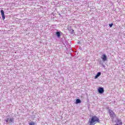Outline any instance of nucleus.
I'll use <instances>...</instances> for the list:
<instances>
[{
	"instance_id": "nucleus-4",
	"label": "nucleus",
	"mask_w": 125,
	"mask_h": 125,
	"mask_svg": "<svg viewBox=\"0 0 125 125\" xmlns=\"http://www.w3.org/2000/svg\"><path fill=\"white\" fill-rule=\"evenodd\" d=\"M1 14L3 20H4V19H5V16L4 15V11H3V10H1Z\"/></svg>"
},
{
	"instance_id": "nucleus-14",
	"label": "nucleus",
	"mask_w": 125,
	"mask_h": 125,
	"mask_svg": "<svg viewBox=\"0 0 125 125\" xmlns=\"http://www.w3.org/2000/svg\"><path fill=\"white\" fill-rule=\"evenodd\" d=\"M73 32H74V30H72Z\"/></svg>"
},
{
	"instance_id": "nucleus-3",
	"label": "nucleus",
	"mask_w": 125,
	"mask_h": 125,
	"mask_svg": "<svg viewBox=\"0 0 125 125\" xmlns=\"http://www.w3.org/2000/svg\"><path fill=\"white\" fill-rule=\"evenodd\" d=\"M98 91L99 93H103L104 92V88L99 87L98 88Z\"/></svg>"
},
{
	"instance_id": "nucleus-10",
	"label": "nucleus",
	"mask_w": 125,
	"mask_h": 125,
	"mask_svg": "<svg viewBox=\"0 0 125 125\" xmlns=\"http://www.w3.org/2000/svg\"><path fill=\"white\" fill-rule=\"evenodd\" d=\"M13 122V119L9 118V123H12Z\"/></svg>"
},
{
	"instance_id": "nucleus-6",
	"label": "nucleus",
	"mask_w": 125,
	"mask_h": 125,
	"mask_svg": "<svg viewBox=\"0 0 125 125\" xmlns=\"http://www.w3.org/2000/svg\"><path fill=\"white\" fill-rule=\"evenodd\" d=\"M117 123H118V125H123V122H122V120H118Z\"/></svg>"
},
{
	"instance_id": "nucleus-12",
	"label": "nucleus",
	"mask_w": 125,
	"mask_h": 125,
	"mask_svg": "<svg viewBox=\"0 0 125 125\" xmlns=\"http://www.w3.org/2000/svg\"><path fill=\"white\" fill-rule=\"evenodd\" d=\"M9 122V118H7L6 120V123H8Z\"/></svg>"
},
{
	"instance_id": "nucleus-13",
	"label": "nucleus",
	"mask_w": 125,
	"mask_h": 125,
	"mask_svg": "<svg viewBox=\"0 0 125 125\" xmlns=\"http://www.w3.org/2000/svg\"><path fill=\"white\" fill-rule=\"evenodd\" d=\"M113 23H112L111 24H109V26H110L111 27H112V26H113Z\"/></svg>"
},
{
	"instance_id": "nucleus-7",
	"label": "nucleus",
	"mask_w": 125,
	"mask_h": 125,
	"mask_svg": "<svg viewBox=\"0 0 125 125\" xmlns=\"http://www.w3.org/2000/svg\"><path fill=\"white\" fill-rule=\"evenodd\" d=\"M56 35H57L58 38H60V37H61V34H60V32H59L58 31H57L56 32Z\"/></svg>"
},
{
	"instance_id": "nucleus-9",
	"label": "nucleus",
	"mask_w": 125,
	"mask_h": 125,
	"mask_svg": "<svg viewBox=\"0 0 125 125\" xmlns=\"http://www.w3.org/2000/svg\"><path fill=\"white\" fill-rule=\"evenodd\" d=\"M81 100L77 99L76 100V104H79V103H81Z\"/></svg>"
},
{
	"instance_id": "nucleus-11",
	"label": "nucleus",
	"mask_w": 125,
	"mask_h": 125,
	"mask_svg": "<svg viewBox=\"0 0 125 125\" xmlns=\"http://www.w3.org/2000/svg\"><path fill=\"white\" fill-rule=\"evenodd\" d=\"M29 125H35V123L34 122H31L29 123Z\"/></svg>"
},
{
	"instance_id": "nucleus-5",
	"label": "nucleus",
	"mask_w": 125,
	"mask_h": 125,
	"mask_svg": "<svg viewBox=\"0 0 125 125\" xmlns=\"http://www.w3.org/2000/svg\"><path fill=\"white\" fill-rule=\"evenodd\" d=\"M101 58H102L103 61H106L107 60V56H106V55H105V54H104V55H103Z\"/></svg>"
},
{
	"instance_id": "nucleus-2",
	"label": "nucleus",
	"mask_w": 125,
	"mask_h": 125,
	"mask_svg": "<svg viewBox=\"0 0 125 125\" xmlns=\"http://www.w3.org/2000/svg\"><path fill=\"white\" fill-rule=\"evenodd\" d=\"M108 113L110 118H114L115 117H117V115L115 114V112L112 110V109H109Z\"/></svg>"
},
{
	"instance_id": "nucleus-1",
	"label": "nucleus",
	"mask_w": 125,
	"mask_h": 125,
	"mask_svg": "<svg viewBox=\"0 0 125 125\" xmlns=\"http://www.w3.org/2000/svg\"><path fill=\"white\" fill-rule=\"evenodd\" d=\"M89 123V125H95L97 123H100V120L96 116H93L90 119Z\"/></svg>"
},
{
	"instance_id": "nucleus-8",
	"label": "nucleus",
	"mask_w": 125,
	"mask_h": 125,
	"mask_svg": "<svg viewBox=\"0 0 125 125\" xmlns=\"http://www.w3.org/2000/svg\"><path fill=\"white\" fill-rule=\"evenodd\" d=\"M101 75V72H98L96 75V76H95V79H97V78H98V77H99Z\"/></svg>"
}]
</instances>
